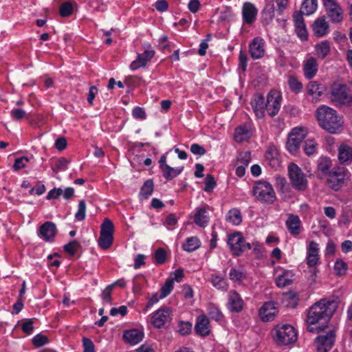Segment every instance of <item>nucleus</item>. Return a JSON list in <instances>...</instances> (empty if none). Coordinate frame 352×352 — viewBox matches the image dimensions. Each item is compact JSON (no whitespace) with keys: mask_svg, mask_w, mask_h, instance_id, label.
<instances>
[{"mask_svg":"<svg viewBox=\"0 0 352 352\" xmlns=\"http://www.w3.org/2000/svg\"><path fill=\"white\" fill-rule=\"evenodd\" d=\"M154 184L153 180L147 179L142 186L139 197L142 199H146L153 192Z\"/></svg>","mask_w":352,"mask_h":352,"instance_id":"nucleus-36","label":"nucleus"},{"mask_svg":"<svg viewBox=\"0 0 352 352\" xmlns=\"http://www.w3.org/2000/svg\"><path fill=\"white\" fill-rule=\"evenodd\" d=\"M316 116L319 125L330 133H336L342 129V119L333 109L326 106H320L316 111Z\"/></svg>","mask_w":352,"mask_h":352,"instance_id":"nucleus-2","label":"nucleus"},{"mask_svg":"<svg viewBox=\"0 0 352 352\" xmlns=\"http://www.w3.org/2000/svg\"><path fill=\"white\" fill-rule=\"evenodd\" d=\"M288 175L292 187L296 190L302 191L307 188L308 182L306 176L296 164H289Z\"/></svg>","mask_w":352,"mask_h":352,"instance_id":"nucleus-6","label":"nucleus"},{"mask_svg":"<svg viewBox=\"0 0 352 352\" xmlns=\"http://www.w3.org/2000/svg\"><path fill=\"white\" fill-rule=\"evenodd\" d=\"M195 223L200 227H206L209 221V217L205 208H198L194 216Z\"/></svg>","mask_w":352,"mask_h":352,"instance_id":"nucleus-29","label":"nucleus"},{"mask_svg":"<svg viewBox=\"0 0 352 352\" xmlns=\"http://www.w3.org/2000/svg\"><path fill=\"white\" fill-rule=\"evenodd\" d=\"M113 285H108L102 292L101 298L104 302L111 303L112 301V289Z\"/></svg>","mask_w":352,"mask_h":352,"instance_id":"nucleus-56","label":"nucleus"},{"mask_svg":"<svg viewBox=\"0 0 352 352\" xmlns=\"http://www.w3.org/2000/svg\"><path fill=\"white\" fill-rule=\"evenodd\" d=\"M318 65L317 60L314 57L307 58L303 65L304 75L306 78L311 79L314 78L318 72Z\"/></svg>","mask_w":352,"mask_h":352,"instance_id":"nucleus-22","label":"nucleus"},{"mask_svg":"<svg viewBox=\"0 0 352 352\" xmlns=\"http://www.w3.org/2000/svg\"><path fill=\"white\" fill-rule=\"evenodd\" d=\"M69 161L65 157H60L58 159L55 164L52 166V170L54 173H57L60 171H64L67 168V166Z\"/></svg>","mask_w":352,"mask_h":352,"instance_id":"nucleus-42","label":"nucleus"},{"mask_svg":"<svg viewBox=\"0 0 352 352\" xmlns=\"http://www.w3.org/2000/svg\"><path fill=\"white\" fill-rule=\"evenodd\" d=\"M184 170V166L173 168L169 165H164V168L161 170L164 178L171 180L178 176Z\"/></svg>","mask_w":352,"mask_h":352,"instance_id":"nucleus-32","label":"nucleus"},{"mask_svg":"<svg viewBox=\"0 0 352 352\" xmlns=\"http://www.w3.org/2000/svg\"><path fill=\"white\" fill-rule=\"evenodd\" d=\"M331 166V161L329 157H322L318 161V170L322 173L328 175Z\"/></svg>","mask_w":352,"mask_h":352,"instance_id":"nucleus-39","label":"nucleus"},{"mask_svg":"<svg viewBox=\"0 0 352 352\" xmlns=\"http://www.w3.org/2000/svg\"><path fill=\"white\" fill-rule=\"evenodd\" d=\"M250 135V131L245 126H240L235 129L234 140L238 142L248 140Z\"/></svg>","mask_w":352,"mask_h":352,"instance_id":"nucleus-35","label":"nucleus"},{"mask_svg":"<svg viewBox=\"0 0 352 352\" xmlns=\"http://www.w3.org/2000/svg\"><path fill=\"white\" fill-rule=\"evenodd\" d=\"M282 302L285 307L294 308L298 302V294L294 292H289L283 294Z\"/></svg>","mask_w":352,"mask_h":352,"instance_id":"nucleus-33","label":"nucleus"},{"mask_svg":"<svg viewBox=\"0 0 352 352\" xmlns=\"http://www.w3.org/2000/svg\"><path fill=\"white\" fill-rule=\"evenodd\" d=\"M244 302L239 295L235 290H232L228 294V308L232 312H240L243 308Z\"/></svg>","mask_w":352,"mask_h":352,"instance_id":"nucleus-14","label":"nucleus"},{"mask_svg":"<svg viewBox=\"0 0 352 352\" xmlns=\"http://www.w3.org/2000/svg\"><path fill=\"white\" fill-rule=\"evenodd\" d=\"M201 245V242L197 236L188 238L186 243L183 245V249L186 252H193L198 249Z\"/></svg>","mask_w":352,"mask_h":352,"instance_id":"nucleus-38","label":"nucleus"},{"mask_svg":"<svg viewBox=\"0 0 352 352\" xmlns=\"http://www.w3.org/2000/svg\"><path fill=\"white\" fill-rule=\"evenodd\" d=\"M307 136V131L304 128H294L288 135L287 148L291 153H296L300 148L301 142Z\"/></svg>","mask_w":352,"mask_h":352,"instance_id":"nucleus-10","label":"nucleus"},{"mask_svg":"<svg viewBox=\"0 0 352 352\" xmlns=\"http://www.w3.org/2000/svg\"><path fill=\"white\" fill-rule=\"evenodd\" d=\"M48 342V338L42 334H37L32 339V342L36 346H41Z\"/></svg>","mask_w":352,"mask_h":352,"instance_id":"nucleus-60","label":"nucleus"},{"mask_svg":"<svg viewBox=\"0 0 352 352\" xmlns=\"http://www.w3.org/2000/svg\"><path fill=\"white\" fill-rule=\"evenodd\" d=\"M336 333L329 330L324 334L318 336L314 340V345L318 352H328L334 344Z\"/></svg>","mask_w":352,"mask_h":352,"instance_id":"nucleus-12","label":"nucleus"},{"mask_svg":"<svg viewBox=\"0 0 352 352\" xmlns=\"http://www.w3.org/2000/svg\"><path fill=\"white\" fill-rule=\"evenodd\" d=\"M173 279L168 278L166 280L164 285L161 288V298L166 297L171 292L173 289Z\"/></svg>","mask_w":352,"mask_h":352,"instance_id":"nucleus-46","label":"nucleus"},{"mask_svg":"<svg viewBox=\"0 0 352 352\" xmlns=\"http://www.w3.org/2000/svg\"><path fill=\"white\" fill-rule=\"evenodd\" d=\"M324 87L316 81H311L307 85V91L312 96V102H317L324 91Z\"/></svg>","mask_w":352,"mask_h":352,"instance_id":"nucleus-23","label":"nucleus"},{"mask_svg":"<svg viewBox=\"0 0 352 352\" xmlns=\"http://www.w3.org/2000/svg\"><path fill=\"white\" fill-rule=\"evenodd\" d=\"M274 17V4L272 1L267 2L263 10V20L267 23L272 21Z\"/></svg>","mask_w":352,"mask_h":352,"instance_id":"nucleus-37","label":"nucleus"},{"mask_svg":"<svg viewBox=\"0 0 352 352\" xmlns=\"http://www.w3.org/2000/svg\"><path fill=\"white\" fill-rule=\"evenodd\" d=\"M155 52L153 50H145L142 54H138V58L133 60L130 68L132 70H136L140 67H145L148 61L154 56Z\"/></svg>","mask_w":352,"mask_h":352,"instance_id":"nucleus-18","label":"nucleus"},{"mask_svg":"<svg viewBox=\"0 0 352 352\" xmlns=\"http://www.w3.org/2000/svg\"><path fill=\"white\" fill-rule=\"evenodd\" d=\"M338 158L342 163L352 161V148L347 145H342L339 148Z\"/></svg>","mask_w":352,"mask_h":352,"instance_id":"nucleus-34","label":"nucleus"},{"mask_svg":"<svg viewBox=\"0 0 352 352\" xmlns=\"http://www.w3.org/2000/svg\"><path fill=\"white\" fill-rule=\"evenodd\" d=\"M29 162V159L27 157H21L16 158L13 165V169L14 171H18L20 169L25 167L26 164Z\"/></svg>","mask_w":352,"mask_h":352,"instance_id":"nucleus-58","label":"nucleus"},{"mask_svg":"<svg viewBox=\"0 0 352 352\" xmlns=\"http://www.w3.org/2000/svg\"><path fill=\"white\" fill-rule=\"evenodd\" d=\"M282 97L276 91H270L267 97L265 110L271 116H275L279 111Z\"/></svg>","mask_w":352,"mask_h":352,"instance_id":"nucleus-13","label":"nucleus"},{"mask_svg":"<svg viewBox=\"0 0 352 352\" xmlns=\"http://www.w3.org/2000/svg\"><path fill=\"white\" fill-rule=\"evenodd\" d=\"M211 283L214 287L219 289H227V284L225 280L219 276H212Z\"/></svg>","mask_w":352,"mask_h":352,"instance_id":"nucleus-48","label":"nucleus"},{"mask_svg":"<svg viewBox=\"0 0 352 352\" xmlns=\"http://www.w3.org/2000/svg\"><path fill=\"white\" fill-rule=\"evenodd\" d=\"M266 160L273 168H277L281 166L279 153L275 147H270L265 153Z\"/></svg>","mask_w":352,"mask_h":352,"instance_id":"nucleus-25","label":"nucleus"},{"mask_svg":"<svg viewBox=\"0 0 352 352\" xmlns=\"http://www.w3.org/2000/svg\"><path fill=\"white\" fill-rule=\"evenodd\" d=\"M144 281V277L142 276H136L133 279V291L135 294H140L142 291V282Z\"/></svg>","mask_w":352,"mask_h":352,"instance_id":"nucleus-61","label":"nucleus"},{"mask_svg":"<svg viewBox=\"0 0 352 352\" xmlns=\"http://www.w3.org/2000/svg\"><path fill=\"white\" fill-rule=\"evenodd\" d=\"M293 18L297 36L300 38V40L306 41L308 38V34L304 22L303 16L300 13H294Z\"/></svg>","mask_w":352,"mask_h":352,"instance_id":"nucleus-19","label":"nucleus"},{"mask_svg":"<svg viewBox=\"0 0 352 352\" xmlns=\"http://www.w3.org/2000/svg\"><path fill=\"white\" fill-rule=\"evenodd\" d=\"M228 245L233 254L237 256L252 248L251 244L245 241L240 232H235L230 234L228 239Z\"/></svg>","mask_w":352,"mask_h":352,"instance_id":"nucleus-9","label":"nucleus"},{"mask_svg":"<svg viewBox=\"0 0 352 352\" xmlns=\"http://www.w3.org/2000/svg\"><path fill=\"white\" fill-rule=\"evenodd\" d=\"M226 221L234 225L240 224L242 221L240 211L236 208L230 210L226 216Z\"/></svg>","mask_w":352,"mask_h":352,"instance_id":"nucleus-40","label":"nucleus"},{"mask_svg":"<svg viewBox=\"0 0 352 352\" xmlns=\"http://www.w3.org/2000/svg\"><path fill=\"white\" fill-rule=\"evenodd\" d=\"M330 100L336 105H346L352 102V94L346 85L334 83L330 87Z\"/></svg>","mask_w":352,"mask_h":352,"instance_id":"nucleus-5","label":"nucleus"},{"mask_svg":"<svg viewBox=\"0 0 352 352\" xmlns=\"http://www.w3.org/2000/svg\"><path fill=\"white\" fill-rule=\"evenodd\" d=\"M192 331V324L189 322H179L178 324V332L182 336L188 335Z\"/></svg>","mask_w":352,"mask_h":352,"instance_id":"nucleus-50","label":"nucleus"},{"mask_svg":"<svg viewBox=\"0 0 352 352\" xmlns=\"http://www.w3.org/2000/svg\"><path fill=\"white\" fill-rule=\"evenodd\" d=\"M155 262L157 265L163 264L166 261V252L163 248H158L154 254Z\"/></svg>","mask_w":352,"mask_h":352,"instance_id":"nucleus-52","label":"nucleus"},{"mask_svg":"<svg viewBox=\"0 0 352 352\" xmlns=\"http://www.w3.org/2000/svg\"><path fill=\"white\" fill-rule=\"evenodd\" d=\"M315 50L318 57L320 59L323 60L328 56L330 52V43L327 41H322L316 45Z\"/></svg>","mask_w":352,"mask_h":352,"instance_id":"nucleus-31","label":"nucleus"},{"mask_svg":"<svg viewBox=\"0 0 352 352\" xmlns=\"http://www.w3.org/2000/svg\"><path fill=\"white\" fill-rule=\"evenodd\" d=\"M132 114L136 119L144 120L146 118L144 109L140 107H135L133 110Z\"/></svg>","mask_w":352,"mask_h":352,"instance_id":"nucleus-64","label":"nucleus"},{"mask_svg":"<svg viewBox=\"0 0 352 352\" xmlns=\"http://www.w3.org/2000/svg\"><path fill=\"white\" fill-rule=\"evenodd\" d=\"M172 310L170 307H162L153 313L151 322L157 329L169 325L172 320Z\"/></svg>","mask_w":352,"mask_h":352,"instance_id":"nucleus-11","label":"nucleus"},{"mask_svg":"<svg viewBox=\"0 0 352 352\" xmlns=\"http://www.w3.org/2000/svg\"><path fill=\"white\" fill-rule=\"evenodd\" d=\"M114 226L111 220L108 218L104 219L100 228V234L98 239V245L102 250L110 248L113 241Z\"/></svg>","mask_w":352,"mask_h":352,"instance_id":"nucleus-7","label":"nucleus"},{"mask_svg":"<svg viewBox=\"0 0 352 352\" xmlns=\"http://www.w3.org/2000/svg\"><path fill=\"white\" fill-rule=\"evenodd\" d=\"M195 331L197 334L201 336H206L210 333L209 320L203 316L198 318L197 323L195 327Z\"/></svg>","mask_w":352,"mask_h":352,"instance_id":"nucleus-27","label":"nucleus"},{"mask_svg":"<svg viewBox=\"0 0 352 352\" xmlns=\"http://www.w3.org/2000/svg\"><path fill=\"white\" fill-rule=\"evenodd\" d=\"M252 192L258 201L264 204H272L276 199L272 186L266 181L260 180L256 182Z\"/></svg>","mask_w":352,"mask_h":352,"instance_id":"nucleus-3","label":"nucleus"},{"mask_svg":"<svg viewBox=\"0 0 352 352\" xmlns=\"http://www.w3.org/2000/svg\"><path fill=\"white\" fill-rule=\"evenodd\" d=\"M229 276L230 280L239 283L245 278V273L243 271L236 270L235 268H232L230 270Z\"/></svg>","mask_w":352,"mask_h":352,"instance_id":"nucleus-45","label":"nucleus"},{"mask_svg":"<svg viewBox=\"0 0 352 352\" xmlns=\"http://www.w3.org/2000/svg\"><path fill=\"white\" fill-rule=\"evenodd\" d=\"M56 234V225L51 221H47L39 228L38 235L46 241H52Z\"/></svg>","mask_w":352,"mask_h":352,"instance_id":"nucleus-16","label":"nucleus"},{"mask_svg":"<svg viewBox=\"0 0 352 352\" xmlns=\"http://www.w3.org/2000/svg\"><path fill=\"white\" fill-rule=\"evenodd\" d=\"M73 6L71 2L66 1L61 4L60 7V15L62 17H68L72 14Z\"/></svg>","mask_w":352,"mask_h":352,"instance_id":"nucleus-47","label":"nucleus"},{"mask_svg":"<svg viewBox=\"0 0 352 352\" xmlns=\"http://www.w3.org/2000/svg\"><path fill=\"white\" fill-rule=\"evenodd\" d=\"M257 9L250 2H246L243 6L242 15L244 22L248 24H252L256 19Z\"/></svg>","mask_w":352,"mask_h":352,"instance_id":"nucleus-20","label":"nucleus"},{"mask_svg":"<svg viewBox=\"0 0 352 352\" xmlns=\"http://www.w3.org/2000/svg\"><path fill=\"white\" fill-rule=\"evenodd\" d=\"M82 346L84 348L83 352H95L94 344L91 339L83 338Z\"/></svg>","mask_w":352,"mask_h":352,"instance_id":"nucleus-62","label":"nucleus"},{"mask_svg":"<svg viewBox=\"0 0 352 352\" xmlns=\"http://www.w3.org/2000/svg\"><path fill=\"white\" fill-rule=\"evenodd\" d=\"M327 14L330 20L333 23H340L342 21L343 12L340 6L333 10H329Z\"/></svg>","mask_w":352,"mask_h":352,"instance_id":"nucleus-41","label":"nucleus"},{"mask_svg":"<svg viewBox=\"0 0 352 352\" xmlns=\"http://www.w3.org/2000/svg\"><path fill=\"white\" fill-rule=\"evenodd\" d=\"M337 309V303L333 300H326L322 299L314 304L309 309L307 322L309 324L307 331L311 333L320 332L326 326L312 327L310 324H314L321 320L327 322L333 316Z\"/></svg>","mask_w":352,"mask_h":352,"instance_id":"nucleus-1","label":"nucleus"},{"mask_svg":"<svg viewBox=\"0 0 352 352\" xmlns=\"http://www.w3.org/2000/svg\"><path fill=\"white\" fill-rule=\"evenodd\" d=\"M348 170L344 167L333 168L328 174L327 182L333 190H339L344 185L348 177Z\"/></svg>","mask_w":352,"mask_h":352,"instance_id":"nucleus-8","label":"nucleus"},{"mask_svg":"<svg viewBox=\"0 0 352 352\" xmlns=\"http://www.w3.org/2000/svg\"><path fill=\"white\" fill-rule=\"evenodd\" d=\"M273 338L278 345H289L296 341L297 333L292 325H277L273 331Z\"/></svg>","mask_w":352,"mask_h":352,"instance_id":"nucleus-4","label":"nucleus"},{"mask_svg":"<svg viewBox=\"0 0 352 352\" xmlns=\"http://www.w3.org/2000/svg\"><path fill=\"white\" fill-rule=\"evenodd\" d=\"M317 6L316 0H305L302 3L300 10L294 13H300L302 16L303 14L310 15L316 10Z\"/></svg>","mask_w":352,"mask_h":352,"instance_id":"nucleus-30","label":"nucleus"},{"mask_svg":"<svg viewBox=\"0 0 352 352\" xmlns=\"http://www.w3.org/2000/svg\"><path fill=\"white\" fill-rule=\"evenodd\" d=\"M250 54L254 59L261 58L265 54V41L261 37H256L250 43Z\"/></svg>","mask_w":352,"mask_h":352,"instance_id":"nucleus-15","label":"nucleus"},{"mask_svg":"<svg viewBox=\"0 0 352 352\" xmlns=\"http://www.w3.org/2000/svg\"><path fill=\"white\" fill-rule=\"evenodd\" d=\"M334 270L338 275H344L347 270V264L342 259H338L335 262Z\"/></svg>","mask_w":352,"mask_h":352,"instance_id":"nucleus-49","label":"nucleus"},{"mask_svg":"<svg viewBox=\"0 0 352 352\" xmlns=\"http://www.w3.org/2000/svg\"><path fill=\"white\" fill-rule=\"evenodd\" d=\"M303 149L307 155H311L316 151V144L314 140H307L305 142Z\"/></svg>","mask_w":352,"mask_h":352,"instance_id":"nucleus-55","label":"nucleus"},{"mask_svg":"<svg viewBox=\"0 0 352 352\" xmlns=\"http://www.w3.org/2000/svg\"><path fill=\"white\" fill-rule=\"evenodd\" d=\"M205 188L204 190L207 192H212L213 189L216 186V182L214 178L211 175H207L205 178Z\"/></svg>","mask_w":352,"mask_h":352,"instance_id":"nucleus-54","label":"nucleus"},{"mask_svg":"<svg viewBox=\"0 0 352 352\" xmlns=\"http://www.w3.org/2000/svg\"><path fill=\"white\" fill-rule=\"evenodd\" d=\"M80 247V244L76 240H74L64 246V250L69 254L73 256L76 254L78 248Z\"/></svg>","mask_w":352,"mask_h":352,"instance_id":"nucleus-51","label":"nucleus"},{"mask_svg":"<svg viewBox=\"0 0 352 352\" xmlns=\"http://www.w3.org/2000/svg\"><path fill=\"white\" fill-rule=\"evenodd\" d=\"M250 161V153L249 152H244L240 153L237 157V164L246 167L248 166Z\"/></svg>","mask_w":352,"mask_h":352,"instance_id":"nucleus-57","label":"nucleus"},{"mask_svg":"<svg viewBox=\"0 0 352 352\" xmlns=\"http://www.w3.org/2000/svg\"><path fill=\"white\" fill-rule=\"evenodd\" d=\"M263 321L268 322L274 320L278 313L276 303L272 301L265 302L259 311Z\"/></svg>","mask_w":352,"mask_h":352,"instance_id":"nucleus-17","label":"nucleus"},{"mask_svg":"<svg viewBox=\"0 0 352 352\" xmlns=\"http://www.w3.org/2000/svg\"><path fill=\"white\" fill-rule=\"evenodd\" d=\"M288 85L290 89L294 93H299L302 89V83L294 76H290L288 78Z\"/></svg>","mask_w":352,"mask_h":352,"instance_id":"nucleus-43","label":"nucleus"},{"mask_svg":"<svg viewBox=\"0 0 352 352\" xmlns=\"http://www.w3.org/2000/svg\"><path fill=\"white\" fill-rule=\"evenodd\" d=\"M10 115L14 120H20L25 116L26 112L22 109H13Z\"/></svg>","mask_w":352,"mask_h":352,"instance_id":"nucleus-63","label":"nucleus"},{"mask_svg":"<svg viewBox=\"0 0 352 352\" xmlns=\"http://www.w3.org/2000/svg\"><path fill=\"white\" fill-rule=\"evenodd\" d=\"M285 223L291 234L296 236L300 234V220L297 215L289 214Z\"/></svg>","mask_w":352,"mask_h":352,"instance_id":"nucleus-26","label":"nucleus"},{"mask_svg":"<svg viewBox=\"0 0 352 352\" xmlns=\"http://www.w3.org/2000/svg\"><path fill=\"white\" fill-rule=\"evenodd\" d=\"M328 28V23L323 17L318 18L312 25L314 33L318 37L325 35L327 33Z\"/></svg>","mask_w":352,"mask_h":352,"instance_id":"nucleus-28","label":"nucleus"},{"mask_svg":"<svg viewBox=\"0 0 352 352\" xmlns=\"http://www.w3.org/2000/svg\"><path fill=\"white\" fill-rule=\"evenodd\" d=\"M86 204L84 200H81L78 204V211L75 214V218L78 221H82L85 218Z\"/></svg>","mask_w":352,"mask_h":352,"instance_id":"nucleus-53","label":"nucleus"},{"mask_svg":"<svg viewBox=\"0 0 352 352\" xmlns=\"http://www.w3.org/2000/svg\"><path fill=\"white\" fill-rule=\"evenodd\" d=\"M160 299H162L160 298V296H158L157 293L153 294L151 297L148 298V302L146 305H145L143 311L144 313L147 312L149 309H151L153 305L156 304Z\"/></svg>","mask_w":352,"mask_h":352,"instance_id":"nucleus-59","label":"nucleus"},{"mask_svg":"<svg viewBox=\"0 0 352 352\" xmlns=\"http://www.w3.org/2000/svg\"><path fill=\"white\" fill-rule=\"evenodd\" d=\"M251 104L256 117L258 118H263L266 105L264 96L260 94L255 95Z\"/></svg>","mask_w":352,"mask_h":352,"instance_id":"nucleus-21","label":"nucleus"},{"mask_svg":"<svg viewBox=\"0 0 352 352\" xmlns=\"http://www.w3.org/2000/svg\"><path fill=\"white\" fill-rule=\"evenodd\" d=\"M208 313L210 318L216 321L221 320L223 317V315L219 309L213 305H209L208 308Z\"/></svg>","mask_w":352,"mask_h":352,"instance_id":"nucleus-44","label":"nucleus"},{"mask_svg":"<svg viewBox=\"0 0 352 352\" xmlns=\"http://www.w3.org/2000/svg\"><path fill=\"white\" fill-rule=\"evenodd\" d=\"M143 338V332L136 329L125 331L123 334V338L125 342L133 345L140 342Z\"/></svg>","mask_w":352,"mask_h":352,"instance_id":"nucleus-24","label":"nucleus"}]
</instances>
